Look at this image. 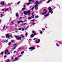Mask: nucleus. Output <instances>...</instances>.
<instances>
[{
	"label": "nucleus",
	"instance_id": "59",
	"mask_svg": "<svg viewBox=\"0 0 62 62\" xmlns=\"http://www.w3.org/2000/svg\"><path fill=\"white\" fill-rule=\"evenodd\" d=\"M26 20H25L23 22L24 23V22H26Z\"/></svg>",
	"mask_w": 62,
	"mask_h": 62
},
{
	"label": "nucleus",
	"instance_id": "10",
	"mask_svg": "<svg viewBox=\"0 0 62 62\" xmlns=\"http://www.w3.org/2000/svg\"><path fill=\"white\" fill-rule=\"evenodd\" d=\"M4 1H2L1 2H0V3H1V4L2 5H4V4L5 3V2H4Z\"/></svg>",
	"mask_w": 62,
	"mask_h": 62
},
{
	"label": "nucleus",
	"instance_id": "62",
	"mask_svg": "<svg viewBox=\"0 0 62 62\" xmlns=\"http://www.w3.org/2000/svg\"><path fill=\"white\" fill-rule=\"evenodd\" d=\"M16 51H15L14 52V53H16Z\"/></svg>",
	"mask_w": 62,
	"mask_h": 62
},
{
	"label": "nucleus",
	"instance_id": "18",
	"mask_svg": "<svg viewBox=\"0 0 62 62\" xmlns=\"http://www.w3.org/2000/svg\"><path fill=\"white\" fill-rule=\"evenodd\" d=\"M9 10V8H7L5 10V11H7V10Z\"/></svg>",
	"mask_w": 62,
	"mask_h": 62
},
{
	"label": "nucleus",
	"instance_id": "5",
	"mask_svg": "<svg viewBox=\"0 0 62 62\" xmlns=\"http://www.w3.org/2000/svg\"><path fill=\"white\" fill-rule=\"evenodd\" d=\"M6 38H8L9 39H10V38L9 37V35L8 34H6Z\"/></svg>",
	"mask_w": 62,
	"mask_h": 62
},
{
	"label": "nucleus",
	"instance_id": "29",
	"mask_svg": "<svg viewBox=\"0 0 62 62\" xmlns=\"http://www.w3.org/2000/svg\"><path fill=\"white\" fill-rule=\"evenodd\" d=\"M32 16H31V18H34V15Z\"/></svg>",
	"mask_w": 62,
	"mask_h": 62
},
{
	"label": "nucleus",
	"instance_id": "46",
	"mask_svg": "<svg viewBox=\"0 0 62 62\" xmlns=\"http://www.w3.org/2000/svg\"><path fill=\"white\" fill-rule=\"evenodd\" d=\"M38 7H36L35 8V9H38Z\"/></svg>",
	"mask_w": 62,
	"mask_h": 62
},
{
	"label": "nucleus",
	"instance_id": "31",
	"mask_svg": "<svg viewBox=\"0 0 62 62\" xmlns=\"http://www.w3.org/2000/svg\"><path fill=\"white\" fill-rule=\"evenodd\" d=\"M20 23H21L20 21H18L17 22V23L18 24H19Z\"/></svg>",
	"mask_w": 62,
	"mask_h": 62
},
{
	"label": "nucleus",
	"instance_id": "23",
	"mask_svg": "<svg viewBox=\"0 0 62 62\" xmlns=\"http://www.w3.org/2000/svg\"><path fill=\"white\" fill-rule=\"evenodd\" d=\"M38 5L36 4L35 5V7H38Z\"/></svg>",
	"mask_w": 62,
	"mask_h": 62
},
{
	"label": "nucleus",
	"instance_id": "55",
	"mask_svg": "<svg viewBox=\"0 0 62 62\" xmlns=\"http://www.w3.org/2000/svg\"><path fill=\"white\" fill-rule=\"evenodd\" d=\"M11 23H12V24L14 23V22H12Z\"/></svg>",
	"mask_w": 62,
	"mask_h": 62
},
{
	"label": "nucleus",
	"instance_id": "39",
	"mask_svg": "<svg viewBox=\"0 0 62 62\" xmlns=\"http://www.w3.org/2000/svg\"><path fill=\"white\" fill-rule=\"evenodd\" d=\"M20 3V1H19V2H18V3H17V4L18 5H19V3Z\"/></svg>",
	"mask_w": 62,
	"mask_h": 62
},
{
	"label": "nucleus",
	"instance_id": "2",
	"mask_svg": "<svg viewBox=\"0 0 62 62\" xmlns=\"http://www.w3.org/2000/svg\"><path fill=\"white\" fill-rule=\"evenodd\" d=\"M48 9L49 10V13H50V12L51 14H53V11H52V9L51 7H49L48 8Z\"/></svg>",
	"mask_w": 62,
	"mask_h": 62
},
{
	"label": "nucleus",
	"instance_id": "33",
	"mask_svg": "<svg viewBox=\"0 0 62 62\" xmlns=\"http://www.w3.org/2000/svg\"><path fill=\"white\" fill-rule=\"evenodd\" d=\"M22 29V28H19L18 29V30H21V29Z\"/></svg>",
	"mask_w": 62,
	"mask_h": 62
},
{
	"label": "nucleus",
	"instance_id": "44",
	"mask_svg": "<svg viewBox=\"0 0 62 62\" xmlns=\"http://www.w3.org/2000/svg\"><path fill=\"white\" fill-rule=\"evenodd\" d=\"M0 15H1V17H3V16H3V15H2V14H1Z\"/></svg>",
	"mask_w": 62,
	"mask_h": 62
},
{
	"label": "nucleus",
	"instance_id": "3",
	"mask_svg": "<svg viewBox=\"0 0 62 62\" xmlns=\"http://www.w3.org/2000/svg\"><path fill=\"white\" fill-rule=\"evenodd\" d=\"M16 38L18 40H21L22 39V37H19V36H15Z\"/></svg>",
	"mask_w": 62,
	"mask_h": 62
},
{
	"label": "nucleus",
	"instance_id": "9",
	"mask_svg": "<svg viewBox=\"0 0 62 62\" xmlns=\"http://www.w3.org/2000/svg\"><path fill=\"white\" fill-rule=\"evenodd\" d=\"M41 2V1L39 2L38 1H36V2L35 3H34V4H36V3H37V4H40V3Z\"/></svg>",
	"mask_w": 62,
	"mask_h": 62
},
{
	"label": "nucleus",
	"instance_id": "40",
	"mask_svg": "<svg viewBox=\"0 0 62 62\" xmlns=\"http://www.w3.org/2000/svg\"><path fill=\"white\" fill-rule=\"evenodd\" d=\"M10 52H9L8 53H7V54H10Z\"/></svg>",
	"mask_w": 62,
	"mask_h": 62
},
{
	"label": "nucleus",
	"instance_id": "14",
	"mask_svg": "<svg viewBox=\"0 0 62 62\" xmlns=\"http://www.w3.org/2000/svg\"><path fill=\"white\" fill-rule=\"evenodd\" d=\"M26 9V8L25 7H24L21 10H24V9Z\"/></svg>",
	"mask_w": 62,
	"mask_h": 62
},
{
	"label": "nucleus",
	"instance_id": "24",
	"mask_svg": "<svg viewBox=\"0 0 62 62\" xmlns=\"http://www.w3.org/2000/svg\"><path fill=\"white\" fill-rule=\"evenodd\" d=\"M1 54L2 55H3V52H2L1 53Z\"/></svg>",
	"mask_w": 62,
	"mask_h": 62
},
{
	"label": "nucleus",
	"instance_id": "48",
	"mask_svg": "<svg viewBox=\"0 0 62 62\" xmlns=\"http://www.w3.org/2000/svg\"><path fill=\"white\" fill-rule=\"evenodd\" d=\"M38 41H40V39H38Z\"/></svg>",
	"mask_w": 62,
	"mask_h": 62
},
{
	"label": "nucleus",
	"instance_id": "45",
	"mask_svg": "<svg viewBox=\"0 0 62 62\" xmlns=\"http://www.w3.org/2000/svg\"><path fill=\"white\" fill-rule=\"evenodd\" d=\"M19 57H22V55H20L19 56Z\"/></svg>",
	"mask_w": 62,
	"mask_h": 62
},
{
	"label": "nucleus",
	"instance_id": "28",
	"mask_svg": "<svg viewBox=\"0 0 62 62\" xmlns=\"http://www.w3.org/2000/svg\"><path fill=\"white\" fill-rule=\"evenodd\" d=\"M23 53H24V51H23L21 53V54H23Z\"/></svg>",
	"mask_w": 62,
	"mask_h": 62
},
{
	"label": "nucleus",
	"instance_id": "43",
	"mask_svg": "<svg viewBox=\"0 0 62 62\" xmlns=\"http://www.w3.org/2000/svg\"><path fill=\"white\" fill-rule=\"evenodd\" d=\"M40 33L41 34H42V31H41L40 32Z\"/></svg>",
	"mask_w": 62,
	"mask_h": 62
},
{
	"label": "nucleus",
	"instance_id": "61",
	"mask_svg": "<svg viewBox=\"0 0 62 62\" xmlns=\"http://www.w3.org/2000/svg\"><path fill=\"white\" fill-rule=\"evenodd\" d=\"M34 34L35 35H36V32Z\"/></svg>",
	"mask_w": 62,
	"mask_h": 62
},
{
	"label": "nucleus",
	"instance_id": "35",
	"mask_svg": "<svg viewBox=\"0 0 62 62\" xmlns=\"http://www.w3.org/2000/svg\"><path fill=\"white\" fill-rule=\"evenodd\" d=\"M33 14H34V12L32 13V14H31L32 16H33V15H33Z\"/></svg>",
	"mask_w": 62,
	"mask_h": 62
},
{
	"label": "nucleus",
	"instance_id": "60",
	"mask_svg": "<svg viewBox=\"0 0 62 62\" xmlns=\"http://www.w3.org/2000/svg\"><path fill=\"white\" fill-rule=\"evenodd\" d=\"M43 11H46V10H45V9H44L43 10Z\"/></svg>",
	"mask_w": 62,
	"mask_h": 62
},
{
	"label": "nucleus",
	"instance_id": "26",
	"mask_svg": "<svg viewBox=\"0 0 62 62\" xmlns=\"http://www.w3.org/2000/svg\"><path fill=\"white\" fill-rule=\"evenodd\" d=\"M20 22V23H23V21L22 20H21Z\"/></svg>",
	"mask_w": 62,
	"mask_h": 62
},
{
	"label": "nucleus",
	"instance_id": "38",
	"mask_svg": "<svg viewBox=\"0 0 62 62\" xmlns=\"http://www.w3.org/2000/svg\"><path fill=\"white\" fill-rule=\"evenodd\" d=\"M25 36H27V33H26L25 34Z\"/></svg>",
	"mask_w": 62,
	"mask_h": 62
},
{
	"label": "nucleus",
	"instance_id": "41",
	"mask_svg": "<svg viewBox=\"0 0 62 62\" xmlns=\"http://www.w3.org/2000/svg\"><path fill=\"white\" fill-rule=\"evenodd\" d=\"M28 19H31V18L30 17H29L28 18Z\"/></svg>",
	"mask_w": 62,
	"mask_h": 62
},
{
	"label": "nucleus",
	"instance_id": "27",
	"mask_svg": "<svg viewBox=\"0 0 62 62\" xmlns=\"http://www.w3.org/2000/svg\"><path fill=\"white\" fill-rule=\"evenodd\" d=\"M50 1H51V0H49L47 2V3H49V2H50Z\"/></svg>",
	"mask_w": 62,
	"mask_h": 62
},
{
	"label": "nucleus",
	"instance_id": "25",
	"mask_svg": "<svg viewBox=\"0 0 62 62\" xmlns=\"http://www.w3.org/2000/svg\"><path fill=\"white\" fill-rule=\"evenodd\" d=\"M10 61V60L9 59V60H7V62H9Z\"/></svg>",
	"mask_w": 62,
	"mask_h": 62
},
{
	"label": "nucleus",
	"instance_id": "32",
	"mask_svg": "<svg viewBox=\"0 0 62 62\" xmlns=\"http://www.w3.org/2000/svg\"><path fill=\"white\" fill-rule=\"evenodd\" d=\"M20 18H21V19H22L23 18V19H24V18L23 17H20Z\"/></svg>",
	"mask_w": 62,
	"mask_h": 62
},
{
	"label": "nucleus",
	"instance_id": "30",
	"mask_svg": "<svg viewBox=\"0 0 62 62\" xmlns=\"http://www.w3.org/2000/svg\"><path fill=\"white\" fill-rule=\"evenodd\" d=\"M9 28V26H8L6 27V28L7 29H8V28Z\"/></svg>",
	"mask_w": 62,
	"mask_h": 62
},
{
	"label": "nucleus",
	"instance_id": "34",
	"mask_svg": "<svg viewBox=\"0 0 62 62\" xmlns=\"http://www.w3.org/2000/svg\"><path fill=\"white\" fill-rule=\"evenodd\" d=\"M10 44H11V43L9 42L8 44V45H10Z\"/></svg>",
	"mask_w": 62,
	"mask_h": 62
},
{
	"label": "nucleus",
	"instance_id": "4",
	"mask_svg": "<svg viewBox=\"0 0 62 62\" xmlns=\"http://www.w3.org/2000/svg\"><path fill=\"white\" fill-rule=\"evenodd\" d=\"M16 45H17V44H14L13 45V50H15V49H16V47L17 46H16Z\"/></svg>",
	"mask_w": 62,
	"mask_h": 62
},
{
	"label": "nucleus",
	"instance_id": "52",
	"mask_svg": "<svg viewBox=\"0 0 62 62\" xmlns=\"http://www.w3.org/2000/svg\"><path fill=\"white\" fill-rule=\"evenodd\" d=\"M4 9H1L2 11H4Z\"/></svg>",
	"mask_w": 62,
	"mask_h": 62
},
{
	"label": "nucleus",
	"instance_id": "11",
	"mask_svg": "<svg viewBox=\"0 0 62 62\" xmlns=\"http://www.w3.org/2000/svg\"><path fill=\"white\" fill-rule=\"evenodd\" d=\"M34 37V34H32L31 35V38H33Z\"/></svg>",
	"mask_w": 62,
	"mask_h": 62
},
{
	"label": "nucleus",
	"instance_id": "21",
	"mask_svg": "<svg viewBox=\"0 0 62 62\" xmlns=\"http://www.w3.org/2000/svg\"><path fill=\"white\" fill-rule=\"evenodd\" d=\"M39 17V16H35V18H38Z\"/></svg>",
	"mask_w": 62,
	"mask_h": 62
},
{
	"label": "nucleus",
	"instance_id": "53",
	"mask_svg": "<svg viewBox=\"0 0 62 62\" xmlns=\"http://www.w3.org/2000/svg\"><path fill=\"white\" fill-rule=\"evenodd\" d=\"M32 32L33 33H35V31H33Z\"/></svg>",
	"mask_w": 62,
	"mask_h": 62
},
{
	"label": "nucleus",
	"instance_id": "19",
	"mask_svg": "<svg viewBox=\"0 0 62 62\" xmlns=\"http://www.w3.org/2000/svg\"><path fill=\"white\" fill-rule=\"evenodd\" d=\"M36 41L37 43H39L40 42V41Z\"/></svg>",
	"mask_w": 62,
	"mask_h": 62
},
{
	"label": "nucleus",
	"instance_id": "56",
	"mask_svg": "<svg viewBox=\"0 0 62 62\" xmlns=\"http://www.w3.org/2000/svg\"><path fill=\"white\" fill-rule=\"evenodd\" d=\"M45 28H48V27L46 26L45 27Z\"/></svg>",
	"mask_w": 62,
	"mask_h": 62
},
{
	"label": "nucleus",
	"instance_id": "12",
	"mask_svg": "<svg viewBox=\"0 0 62 62\" xmlns=\"http://www.w3.org/2000/svg\"><path fill=\"white\" fill-rule=\"evenodd\" d=\"M50 15V14H48L46 15H45L44 16L45 17H46V16H48L49 15Z\"/></svg>",
	"mask_w": 62,
	"mask_h": 62
},
{
	"label": "nucleus",
	"instance_id": "7",
	"mask_svg": "<svg viewBox=\"0 0 62 62\" xmlns=\"http://www.w3.org/2000/svg\"><path fill=\"white\" fill-rule=\"evenodd\" d=\"M29 49V50H30V49L31 50H35V47H30Z\"/></svg>",
	"mask_w": 62,
	"mask_h": 62
},
{
	"label": "nucleus",
	"instance_id": "58",
	"mask_svg": "<svg viewBox=\"0 0 62 62\" xmlns=\"http://www.w3.org/2000/svg\"><path fill=\"white\" fill-rule=\"evenodd\" d=\"M29 27V26H28L27 27H26V28H28Z\"/></svg>",
	"mask_w": 62,
	"mask_h": 62
},
{
	"label": "nucleus",
	"instance_id": "8",
	"mask_svg": "<svg viewBox=\"0 0 62 62\" xmlns=\"http://www.w3.org/2000/svg\"><path fill=\"white\" fill-rule=\"evenodd\" d=\"M32 0H29V3H27V4L28 6H29V4H32V3H31V2H30L31 1H32Z\"/></svg>",
	"mask_w": 62,
	"mask_h": 62
},
{
	"label": "nucleus",
	"instance_id": "16",
	"mask_svg": "<svg viewBox=\"0 0 62 62\" xmlns=\"http://www.w3.org/2000/svg\"><path fill=\"white\" fill-rule=\"evenodd\" d=\"M46 11V12H45L43 13L42 14L43 15H44V14H46L47 12V11Z\"/></svg>",
	"mask_w": 62,
	"mask_h": 62
},
{
	"label": "nucleus",
	"instance_id": "64",
	"mask_svg": "<svg viewBox=\"0 0 62 62\" xmlns=\"http://www.w3.org/2000/svg\"><path fill=\"white\" fill-rule=\"evenodd\" d=\"M53 8H54V9L55 7H53Z\"/></svg>",
	"mask_w": 62,
	"mask_h": 62
},
{
	"label": "nucleus",
	"instance_id": "15",
	"mask_svg": "<svg viewBox=\"0 0 62 62\" xmlns=\"http://www.w3.org/2000/svg\"><path fill=\"white\" fill-rule=\"evenodd\" d=\"M35 19H33L32 20H31V22H35Z\"/></svg>",
	"mask_w": 62,
	"mask_h": 62
},
{
	"label": "nucleus",
	"instance_id": "54",
	"mask_svg": "<svg viewBox=\"0 0 62 62\" xmlns=\"http://www.w3.org/2000/svg\"><path fill=\"white\" fill-rule=\"evenodd\" d=\"M8 5H10V3H8Z\"/></svg>",
	"mask_w": 62,
	"mask_h": 62
},
{
	"label": "nucleus",
	"instance_id": "51",
	"mask_svg": "<svg viewBox=\"0 0 62 62\" xmlns=\"http://www.w3.org/2000/svg\"><path fill=\"white\" fill-rule=\"evenodd\" d=\"M56 45L57 46H59V45H58V44H56Z\"/></svg>",
	"mask_w": 62,
	"mask_h": 62
},
{
	"label": "nucleus",
	"instance_id": "22",
	"mask_svg": "<svg viewBox=\"0 0 62 62\" xmlns=\"http://www.w3.org/2000/svg\"><path fill=\"white\" fill-rule=\"evenodd\" d=\"M34 7H33L32 8H31V10L32 11H33V9H34Z\"/></svg>",
	"mask_w": 62,
	"mask_h": 62
},
{
	"label": "nucleus",
	"instance_id": "13",
	"mask_svg": "<svg viewBox=\"0 0 62 62\" xmlns=\"http://www.w3.org/2000/svg\"><path fill=\"white\" fill-rule=\"evenodd\" d=\"M15 60H14V61H17V60L18 59H17V57H16L15 58Z\"/></svg>",
	"mask_w": 62,
	"mask_h": 62
},
{
	"label": "nucleus",
	"instance_id": "20",
	"mask_svg": "<svg viewBox=\"0 0 62 62\" xmlns=\"http://www.w3.org/2000/svg\"><path fill=\"white\" fill-rule=\"evenodd\" d=\"M10 36L11 38H12L13 37H12V34H11L10 35Z\"/></svg>",
	"mask_w": 62,
	"mask_h": 62
},
{
	"label": "nucleus",
	"instance_id": "1",
	"mask_svg": "<svg viewBox=\"0 0 62 62\" xmlns=\"http://www.w3.org/2000/svg\"><path fill=\"white\" fill-rule=\"evenodd\" d=\"M30 11L29 10L27 11H24L23 13H24V14L25 15H30Z\"/></svg>",
	"mask_w": 62,
	"mask_h": 62
},
{
	"label": "nucleus",
	"instance_id": "36",
	"mask_svg": "<svg viewBox=\"0 0 62 62\" xmlns=\"http://www.w3.org/2000/svg\"><path fill=\"white\" fill-rule=\"evenodd\" d=\"M4 28H5V26H4L3 29V30H4Z\"/></svg>",
	"mask_w": 62,
	"mask_h": 62
},
{
	"label": "nucleus",
	"instance_id": "6",
	"mask_svg": "<svg viewBox=\"0 0 62 62\" xmlns=\"http://www.w3.org/2000/svg\"><path fill=\"white\" fill-rule=\"evenodd\" d=\"M8 50L7 49L5 50V52H4V53L5 54H7L8 53Z\"/></svg>",
	"mask_w": 62,
	"mask_h": 62
},
{
	"label": "nucleus",
	"instance_id": "42",
	"mask_svg": "<svg viewBox=\"0 0 62 62\" xmlns=\"http://www.w3.org/2000/svg\"><path fill=\"white\" fill-rule=\"evenodd\" d=\"M14 40H11V42H14Z\"/></svg>",
	"mask_w": 62,
	"mask_h": 62
},
{
	"label": "nucleus",
	"instance_id": "37",
	"mask_svg": "<svg viewBox=\"0 0 62 62\" xmlns=\"http://www.w3.org/2000/svg\"><path fill=\"white\" fill-rule=\"evenodd\" d=\"M22 31H24V28H23L22 29Z\"/></svg>",
	"mask_w": 62,
	"mask_h": 62
},
{
	"label": "nucleus",
	"instance_id": "47",
	"mask_svg": "<svg viewBox=\"0 0 62 62\" xmlns=\"http://www.w3.org/2000/svg\"><path fill=\"white\" fill-rule=\"evenodd\" d=\"M5 42H6V43H7L8 42V41L6 40V41H5Z\"/></svg>",
	"mask_w": 62,
	"mask_h": 62
},
{
	"label": "nucleus",
	"instance_id": "63",
	"mask_svg": "<svg viewBox=\"0 0 62 62\" xmlns=\"http://www.w3.org/2000/svg\"><path fill=\"white\" fill-rule=\"evenodd\" d=\"M25 24H26V23H24V25H25Z\"/></svg>",
	"mask_w": 62,
	"mask_h": 62
},
{
	"label": "nucleus",
	"instance_id": "50",
	"mask_svg": "<svg viewBox=\"0 0 62 62\" xmlns=\"http://www.w3.org/2000/svg\"><path fill=\"white\" fill-rule=\"evenodd\" d=\"M37 48H39V46L38 45H37Z\"/></svg>",
	"mask_w": 62,
	"mask_h": 62
},
{
	"label": "nucleus",
	"instance_id": "57",
	"mask_svg": "<svg viewBox=\"0 0 62 62\" xmlns=\"http://www.w3.org/2000/svg\"><path fill=\"white\" fill-rule=\"evenodd\" d=\"M16 33H17V32H18V31H16Z\"/></svg>",
	"mask_w": 62,
	"mask_h": 62
},
{
	"label": "nucleus",
	"instance_id": "49",
	"mask_svg": "<svg viewBox=\"0 0 62 62\" xmlns=\"http://www.w3.org/2000/svg\"><path fill=\"white\" fill-rule=\"evenodd\" d=\"M4 57L6 58V57H7V55H5L4 56Z\"/></svg>",
	"mask_w": 62,
	"mask_h": 62
},
{
	"label": "nucleus",
	"instance_id": "17",
	"mask_svg": "<svg viewBox=\"0 0 62 62\" xmlns=\"http://www.w3.org/2000/svg\"><path fill=\"white\" fill-rule=\"evenodd\" d=\"M16 15L17 17H19V16H18V13H16Z\"/></svg>",
	"mask_w": 62,
	"mask_h": 62
}]
</instances>
